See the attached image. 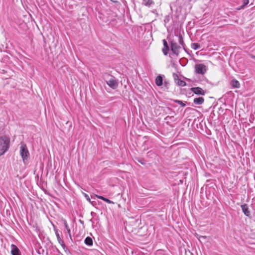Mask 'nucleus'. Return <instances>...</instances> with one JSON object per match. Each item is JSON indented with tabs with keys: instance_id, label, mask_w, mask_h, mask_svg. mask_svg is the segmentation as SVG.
<instances>
[{
	"instance_id": "obj_3",
	"label": "nucleus",
	"mask_w": 255,
	"mask_h": 255,
	"mask_svg": "<svg viewBox=\"0 0 255 255\" xmlns=\"http://www.w3.org/2000/svg\"><path fill=\"white\" fill-rule=\"evenodd\" d=\"M170 42L171 51L175 55L178 56L179 54L181 47L178 45L176 40L174 39L171 40Z\"/></svg>"
},
{
	"instance_id": "obj_26",
	"label": "nucleus",
	"mask_w": 255,
	"mask_h": 255,
	"mask_svg": "<svg viewBox=\"0 0 255 255\" xmlns=\"http://www.w3.org/2000/svg\"><path fill=\"white\" fill-rule=\"evenodd\" d=\"M251 57L252 58L254 59L255 60V56L253 55H251Z\"/></svg>"
},
{
	"instance_id": "obj_5",
	"label": "nucleus",
	"mask_w": 255,
	"mask_h": 255,
	"mask_svg": "<svg viewBox=\"0 0 255 255\" xmlns=\"http://www.w3.org/2000/svg\"><path fill=\"white\" fill-rule=\"evenodd\" d=\"M195 71L197 74L203 75L206 71V66L203 64H196L195 67Z\"/></svg>"
},
{
	"instance_id": "obj_6",
	"label": "nucleus",
	"mask_w": 255,
	"mask_h": 255,
	"mask_svg": "<svg viewBox=\"0 0 255 255\" xmlns=\"http://www.w3.org/2000/svg\"><path fill=\"white\" fill-rule=\"evenodd\" d=\"M173 77L174 78V82L176 85L181 87H184L186 86V82L184 80H182L181 79H180L177 74H176V73H173Z\"/></svg>"
},
{
	"instance_id": "obj_17",
	"label": "nucleus",
	"mask_w": 255,
	"mask_h": 255,
	"mask_svg": "<svg viewBox=\"0 0 255 255\" xmlns=\"http://www.w3.org/2000/svg\"><path fill=\"white\" fill-rule=\"evenodd\" d=\"M191 47L194 50H196L200 48V45L197 43H193L191 44Z\"/></svg>"
},
{
	"instance_id": "obj_1",
	"label": "nucleus",
	"mask_w": 255,
	"mask_h": 255,
	"mask_svg": "<svg viewBox=\"0 0 255 255\" xmlns=\"http://www.w3.org/2000/svg\"><path fill=\"white\" fill-rule=\"evenodd\" d=\"M9 147V137L5 135L0 136V156L8 151Z\"/></svg>"
},
{
	"instance_id": "obj_13",
	"label": "nucleus",
	"mask_w": 255,
	"mask_h": 255,
	"mask_svg": "<svg viewBox=\"0 0 255 255\" xmlns=\"http://www.w3.org/2000/svg\"><path fill=\"white\" fill-rule=\"evenodd\" d=\"M155 83L157 86H161L163 84V78L161 76H158L155 79Z\"/></svg>"
},
{
	"instance_id": "obj_28",
	"label": "nucleus",
	"mask_w": 255,
	"mask_h": 255,
	"mask_svg": "<svg viewBox=\"0 0 255 255\" xmlns=\"http://www.w3.org/2000/svg\"><path fill=\"white\" fill-rule=\"evenodd\" d=\"M189 255V254H188V255Z\"/></svg>"
},
{
	"instance_id": "obj_25",
	"label": "nucleus",
	"mask_w": 255,
	"mask_h": 255,
	"mask_svg": "<svg viewBox=\"0 0 255 255\" xmlns=\"http://www.w3.org/2000/svg\"><path fill=\"white\" fill-rule=\"evenodd\" d=\"M85 196H86V198L87 199V200H88L90 201V200L89 196L86 194L85 195Z\"/></svg>"
},
{
	"instance_id": "obj_27",
	"label": "nucleus",
	"mask_w": 255,
	"mask_h": 255,
	"mask_svg": "<svg viewBox=\"0 0 255 255\" xmlns=\"http://www.w3.org/2000/svg\"><path fill=\"white\" fill-rule=\"evenodd\" d=\"M189 255V254H188V255Z\"/></svg>"
},
{
	"instance_id": "obj_23",
	"label": "nucleus",
	"mask_w": 255,
	"mask_h": 255,
	"mask_svg": "<svg viewBox=\"0 0 255 255\" xmlns=\"http://www.w3.org/2000/svg\"><path fill=\"white\" fill-rule=\"evenodd\" d=\"M138 161L143 165L145 164V161L144 160H138Z\"/></svg>"
},
{
	"instance_id": "obj_19",
	"label": "nucleus",
	"mask_w": 255,
	"mask_h": 255,
	"mask_svg": "<svg viewBox=\"0 0 255 255\" xmlns=\"http://www.w3.org/2000/svg\"><path fill=\"white\" fill-rule=\"evenodd\" d=\"M143 3L146 6H150L153 3V1L152 0H143Z\"/></svg>"
},
{
	"instance_id": "obj_12",
	"label": "nucleus",
	"mask_w": 255,
	"mask_h": 255,
	"mask_svg": "<svg viewBox=\"0 0 255 255\" xmlns=\"http://www.w3.org/2000/svg\"><path fill=\"white\" fill-rule=\"evenodd\" d=\"M204 102V99L203 97H200L198 98H195L193 100L194 104L197 105H201Z\"/></svg>"
},
{
	"instance_id": "obj_24",
	"label": "nucleus",
	"mask_w": 255,
	"mask_h": 255,
	"mask_svg": "<svg viewBox=\"0 0 255 255\" xmlns=\"http://www.w3.org/2000/svg\"><path fill=\"white\" fill-rule=\"evenodd\" d=\"M97 198H98V199H101V200H103V199H104V198H105V197H104L102 196H97Z\"/></svg>"
},
{
	"instance_id": "obj_14",
	"label": "nucleus",
	"mask_w": 255,
	"mask_h": 255,
	"mask_svg": "<svg viewBox=\"0 0 255 255\" xmlns=\"http://www.w3.org/2000/svg\"><path fill=\"white\" fill-rule=\"evenodd\" d=\"M231 85L233 88H239L240 87V84L239 82L236 79H233L231 81Z\"/></svg>"
},
{
	"instance_id": "obj_15",
	"label": "nucleus",
	"mask_w": 255,
	"mask_h": 255,
	"mask_svg": "<svg viewBox=\"0 0 255 255\" xmlns=\"http://www.w3.org/2000/svg\"><path fill=\"white\" fill-rule=\"evenodd\" d=\"M55 234L57 238V240L58 241L59 243L62 246L63 249L65 248V246L64 244L63 241L61 240V239L60 237L59 234L57 231L55 232Z\"/></svg>"
},
{
	"instance_id": "obj_18",
	"label": "nucleus",
	"mask_w": 255,
	"mask_h": 255,
	"mask_svg": "<svg viewBox=\"0 0 255 255\" xmlns=\"http://www.w3.org/2000/svg\"><path fill=\"white\" fill-rule=\"evenodd\" d=\"M64 226H65V228L66 229L67 233H68L70 238H71V233H70L71 231H70V229L66 221H64Z\"/></svg>"
},
{
	"instance_id": "obj_20",
	"label": "nucleus",
	"mask_w": 255,
	"mask_h": 255,
	"mask_svg": "<svg viewBox=\"0 0 255 255\" xmlns=\"http://www.w3.org/2000/svg\"><path fill=\"white\" fill-rule=\"evenodd\" d=\"M249 0H243V5L239 8V9L244 8V7L249 3Z\"/></svg>"
},
{
	"instance_id": "obj_10",
	"label": "nucleus",
	"mask_w": 255,
	"mask_h": 255,
	"mask_svg": "<svg viewBox=\"0 0 255 255\" xmlns=\"http://www.w3.org/2000/svg\"><path fill=\"white\" fill-rule=\"evenodd\" d=\"M241 208L244 214L246 216L249 217L250 216V212L249 211L248 205L246 204H244L243 205H241Z\"/></svg>"
},
{
	"instance_id": "obj_9",
	"label": "nucleus",
	"mask_w": 255,
	"mask_h": 255,
	"mask_svg": "<svg viewBox=\"0 0 255 255\" xmlns=\"http://www.w3.org/2000/svg\"><path fill=\"white\" fill-rule=\"evenodd\" d=\"M176 39L175 40L176 41H178L179 43L181 45V46L183 48V49L186 50L185 49V44L184 42L183 38L181 34L177 35H176Z\"/></svg>"
},
{
	"instance_id": "obj_8",
	"label": "nucleus",
	"mask_w": 255,
	"mask_h": 255,
	"mask_svg": "<svg viewBox=\"0 0 255 255\" xmlns=\"http://www.w3.org/2000/svg\"><path fill=\"white\" fill-rule=\"evenodd\" d=\"M163 48H162V52L164 55H167L169 50L168 43L165 39L163 40Z\"/></svg>"
},
{
	"instance_id": "obj_4",
	"label": "nucleus",
	"mask_w": 255,
	"mask_h": 255,
	"mask_svg": "<svg viewBox=\"0 0 255 255\" xmlns=\"http://www.w3.org/2000/svg\"><path fill=\"white\" fill-rule=\"evenodd\" d=\"M107 84L112 89H116L118 86V82L115 77L111 76L109 80L106 81Z\"/></svg>"
},
{
	"instance_id": "obj_2",
	"label": "nucleus",
	"mask_w": 255,
	"mask_h": 255,
	"mask_svg": "<svg viewBox=\"0 0 255 255\" xmlns=\"http://www.w3.org/2000/svg\"><path fill=\"white\" fill-rule=\"evenodd\" d=\"M20 154L24 162L28 159L29 156L27 146L23 142L20 143Z\"/></svg>"
},
{
	"instance_id": "obj_16",
	"label": "nucleus",
	"mask_w": 255,
	"mask_h": 255,
	"mask_svg": "<svg viewBox=\"0 0 255 255\" xmlns=\"http://www.w3.org/2000/svg\"><path fill=\"white\" fill-rule=\"evenodd\" d=\"M84 243L86 245L91 246L93 245V240L91 238L88 237L85 239Z\"/></svg>"
},
{
	"instance_id": "obj_22",
	"label": "nucleus",
	"mask_w": 255,
	"mask_h": 255,
	"mask_svg": "<svg viewBox=\"0 0 255 255\" xmlns=\"http://www.w3.org/2000/svg\"><path fill=\"white\" fill-rule=\"evenodd\" d=\"M103 201L106 202L107 203H109V204H111V203L113 204L114 203V202L113 201H112L110 200H109V199H107L106 198L103 199Z\"/></svg>"
},
{
	"instance_id": "obj_21",
	"label": "nucleus",
	"mask_w": 255,
	"mask_h": 255,
	"mask_svg": "<svg viewBox=\"0 0 255 255\" xmlns=\"http://www.w3.org/2000/svg\"><path fill=\"white\" fill-rule=\"evenodd\" d=\"M174 102L181 105V106L182 107H184L186 106V104L185 103H184L182 101H180V100H174Z\"/></svg>"
},
{
	"instance_id": "obj_11",
	"label": "nucleus",
	"mask_w": 255,
	"mask_h": 255,
	"mask_svg": "<svg viewBox=\"0 0 255 255\" xmlns=\"http://www.w3.org/2000/svg\"><path fill=\"white\" fill-rule=\"evenodd\" d=\"M11 253L12 255H20L19 249L16 246L12 244L11 246Z\"/></svg>"
},
{
	"instance_id": "obj_7",
	"label": "nucleus",
	"mask_w": 255,
	"mask_h": 255,
	"mask_svg": "<svg viewBox=\"0 0 255 255\" xmlns=\"http://www.w3.org/2000/svg\"><path fill=\"white\" fill-rule=\"evenodd\" d=\"M191 91L196 95H204L205 92L200 87H193L191 89Z\"/></svg>"
}]
</instances>
